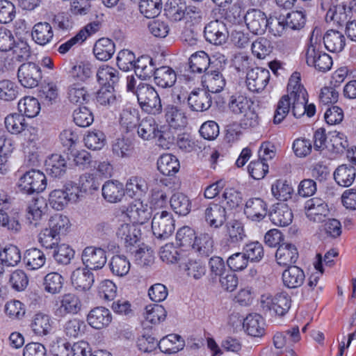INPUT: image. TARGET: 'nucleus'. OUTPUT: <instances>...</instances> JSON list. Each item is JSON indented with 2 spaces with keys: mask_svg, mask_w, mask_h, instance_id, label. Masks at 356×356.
Instances as JSON below:
<instances>
[{
  "mask_svg": "<svg viewBox=\"0 0 356 356\" xmlns=\"http://www.w3.org/2000/svg\"><path fill=\"white\" fill-rule=\"evenodd\" d=\"M245 22L251 33L262 35L268 26V17L261 10L252 8L245 13Z\"/></svg>",
  "mask_w": 356,
  "mask_h": 356,
  "instance_id": "9d476101",
  "label": "nucleus"
},
{
  "mask_svg": "<svg viewBox=\"0 0 356 356\" xmlns=\"http://www.w3.org/2000/svg\"><path fill=\"white\" fill-rule=\"evenodd\" d=\"M273 48L271 40L266 37L257 38L251 44L252 54L259 59H264L270 55Z\"/></svg>",
  "mask_w": 356,
  "mask_h": 356,
  "instance_id": "37998d69",
  "label": "nucleus"
},
{
  "mask_svg": "<svg viewBox=\"0 0 356 356\" xmlns=\"http://www.w3.org/2000/svg\"><path fill=\"white\" fill-rule=\"evenodd\" d=\"M167 312L160 305H149L145 307V318L153 324L159 323L165 320Z\"/></svg>",
  "mask_w": 356,
  "mask_h": 356,
  "instance_id": "774afa93",
  "label": "nucleus"
},
{
  "mask_svg": "<svg viewBox=\"0 0 356 356\" xmlns=\"http://www.w3.org/2000/svg\"><path fill=\"white\" fill-rule=\"evenodd\" d=\"M47 187V178L44 174L38 170L32 169L24 173L19 179L18 188L26 194L39 193Z\"/></svg>",
  "mask_w": 356,
  "mask_h": 356,
  "instance_id": "20e7f679",
  "label": "nucleus"
},
{
  "mask_svg": "<svg viewBox=\"0 0 356 356\" xmlns=\"http://www.w3.org/2000/svg\"><path fill=\"white\" fill-rule=\"evenodd\" d=\"M282 278L286 287L296 289L304 283L305 275L302 268L297 266H290L282 272Z\"/></svg>",
  "mask_w": 356,
  "mask_h": 356,
  "instance_id": "5701e85b",
  "label": "nucleus"
},
{
  "mask_svg": "<svg viewBox=\"0 0 356 356\" xmlns=\"http://www.w3.org/2000/svg\"><path fill=\"white\" fill-rule=\"evenodd\" d=\"M186 6L184 0H168L165 4L164 12L170 20L178 22L185 17Z\"/></svg>",
  "mask_w": 356,
  "mask_h": 356,
  "instance_id": "f704fd0d",
  "label": "nucleus"
},
{
  "mask_svg": "<svg viewBox=\"0 0 356 356\" xmlns=\"http://www.w3.org/2000/svg\"><path fill=\"white\" fill-rule=\"evenodd\" d=\"M202 219L211 228L218 229L228 218V212L223 202L216 200L203 203L199 208Z\"/></svg>",
  "mask_w": 356,
  "mask_h": 356,
  "instance_id": "7ed1b4c3",
  "label": "nucleus"
},
{
  "mask_svg": "<svg viewBox=\"0 0 356 356\" xmlns=\"http://www.w3.org/2000/svg\"><path fill=\"white\" fill-rule=\"evenodd\" d=\"M48 225V229L54 234V236L59 237L65 235L70 227L68 218L61 214H55L51 216Z\"/></svg>",
  "mask_w": 356,
  "mask_h": 356,
  "instance_id": "49530a36",
  "label": "nucleus"
},
{
  "mask_svg": "<svg viewBox=\"0 0 356 356\" xmlns=\"http://www.w3.org/2000/svg\"><path fill=\"white\" fill-rule=\"evenodd\" d=\"M211 60L209 55L204 51H197L192 54L188 60V67L191 72L202 73L207 72L211 65H215L218 58Z\"/></svg>",
  "mask_w": 356,
  "mask_h": 356,
  "instance_id": "a211bd4d",
  "label": "nucleus"
},
{
  "mask_svg": "<svg viewBox=\"0 0 356 356\" xmlns=\"http://www.w3.org/2000/svg\"><path fill=\"white\" fill-rule=\"evenodd\" d=\"M206 40L215 45L225 43L228 34L224 24L218 20L209 22L204 29Z\"/></svg>",
  "mask_w": 356,
  "mask_h": 356,
  "instance_id": "4468645a",
  "label": "nucleus"
},
{
  "mask_svg": "<svg viewBox=\"0 0 356 356\" xmlns=\"http://www.w3.org/2000/svg\"><path fill=\"white\" fill-rule=\"evenodd\" d=\"M270 72L265 68L250 69L246 74V85L249 90L260 92L264 90L270 80Z\"/></svg>",
  "mask_w": 356,
  "mask_h": 356,
  "instance_id": "1a4fd4ad",
  "label": "nucleus"
},
{
  "mask_svg": "<svg viewBox=\"0 0 356 356\" xmlns=\"http://www.w3.org/2000/svg\"><path fill=\"white\" fill-rule=\"evenodd\" d=\"M42 71L37 63L28 62L21 64L17 70V79L24 88H33L42 79Z\"/></svg>",
  "mask_w": 356,
  "mask_h": 356,
  "instance_id": "0eeeda50",
  "label": "nucleus"
},
{
  "mask_svg": "<svg viewBox=\"0 0 356 356\" xmlns=\"http://www.w3.org/2000/svg\"><path fill=\"white\" fill-rule=\"evenodd\" d=\"M110 310L104 307H96L87 315V322L90 326L96 330L107 327L112 321Z\"/></svg>",
  "mask_w": 356,
  "mask_h": 356,
  "instance_id": "2eb2a0df",
  "label": "nucleus"
},
{
  "mask_svg": "<svg viewBox=\"0 0 356 356\" xmlns=\"http://www.w3.org/2000/svg\"><path fill=\"white\" fill-rule=\"evenodd\" d=\"M156 68L152 57L148 55H143L138 58L133 70L140 79L145 80L151 78Z\"/></svg>",
  "mask_w": 356,
  "mask_h": 356,
  "instance_id": "c756f323",
  "label": "nucleus"
},
{
  "mask_svg": "<svg viewBox=\"0 0 356 356\" xmlns=\"http://www.w3.org/2000/svg\"><path fill=\"white\" fill-rule=\"evenodd\" d=\"M323 43L329 51L339 53L346 46V38L340 31L330 29L323 35Z\"/></svg>",
  "mask_w": 356,
  "mask_h": 356,
  "instance_id": "c85d7f7f",
  "label": "nucleus"
},
{
  "mask_svg": "<svg viewBox=\"0 0 356 356\" xmlns=\"http://www.w3.org/2000/svg\"><path fill=\"white\" fill-rule=\"evenodd\" d=\"M293 192V188L286 180L277 179L271 186L272 195L280 201L291 199Z\"/></svg>",
  "mask_w": 356,
  "mask_h": 356,
  "instance_id": "c03bdc74",
  "label": "nucleus"
},
{
  "mask_svg": "<svg viewBox=\"0 0 356 356\" xmlns=\"http://www.w3.org/2000/svg\"><path fill=\"white\" fill-rule=\"evenodd\" d=\"M45 167L49 175L60 178L66 172L67 161L61 154H53L46 159Z\"/></svg>",
  "mask_w": 356,
  "mask_h": 356,
  "instance_id": "bb28decb",
  "label": "nucleus"
},
{
  "mask_svg": "<svg viewBox=\"0 0 356 356\" xmlns=\"http://www.w3.org/2000/svg\"><path fill=\"white\" fill-rule=\"evenodd\" d=\"M136 97L141 109L145 113L156 115L162 112L160 97L152 85L140 82L137 85Z\"/></svg>",
  "mask_w": 356,
  "mask_h": 356,
  "instance_id": "f257e3e1",
  "label": "nucleus"
},
{
  "mask_svg": "<svg viewBox=\"0 0 356 356\" xmlns=\"http://www.w3.org/2000/svg\"><path fill=\"white\" fill-rule=\"evenodd\" d=\"M102 196L108 202H120L124 196L123 184L117 180L106 181L102 187Z\"/></svg>",
  "mask_w": 356,
  "mask_h": 356,
  "instance_id": "393cba45",
  "label": "nucleus"
},
{
  "mask_svg": "<svg viewBox=\"0 0 356 356\" xmlns=\"http://www.w3.org/2000/svg\"><path fill=\"white\" fill-rule=\"evenodd\" d=\"M284 15L270 16L268 18V26L269 32L275 37L282 36L285 30L288 29L286 24Z\"/></svg>",
  "mask_w": 356,
  "mask_h": 356,
  "instance_id": "338daca9",
  "label": "nucleus"
},
{
  "mask_svg": "<svg viewBox=\"0 0 356 356\" xmlns=\"http://www.w3.org/2000/svg\"><path fill=\"white\" fill-rule=\"evenodd\" d=\"M94 282V274L88 268H78L72 273L71 282L76 289L89 290Z\"/></svg>",
  "mask_w": 356,
  "mask_h": 356,
  "instance_id": "aec40b11",
  "label": "nucleus"
},
{
  "mask_svg": "<svg viewBox=\"0 0 356 356\" xmlns=\"http://www.w3.org/2000/svg\"><path fill=\"white\" fill-rule=\"evenodd\" d=\"M263 296L261 298H264ZM261 303L266 304L269 309H273L278 316H284L289 310L291 305V296L285 291L276 293L273 297H267L262 299Z\"/></svg>",
  "mask_w": 356,
  "mask_h": 356,
  "instance_id": "f8f14e48",
  "label": "nucleus"
},
{
  "mask_svg": "<svg viewBox=\"0 0 356 356\" xmlns=\"http://www.w3.org/2000/svg\"><path fill=\"white\" fill-rule=\"evenodd\" d=\"M227 107L233 114L240 115L250 108L251 102L245 95L236 92L229 97Z\"/></svg>",
  "mask_w": 356,
  "mask_h": 356,
  "instance_id": "79ce46f5",
  "label": "nucleus"
},
{
  "mask_svg": "<svg viewBox=\"0 0 356 356\" xmlns=\"http://www.w3.org/2000/svg\"><path fill=\"white\" fill-rule=\"evenodd\" d=\"M93 53L98 60H108L115 53L114 42L108 38H101L95 42Z\"/></svg>",
  "mask_w": 356,
  "mask_h": 356,
  "instance_id": "ea45409f",
  "label": "nucleus"
},
{
  "mask_svg": "<svg viewBox=\"0 0 356 356\" xmlns=\"http://www.w3.org/2000/svg\"><path fill=\"white\" fill-rule=\"evenodd\" d=\"M74 253L69 245L63 243L53 249L52 257L58 264L66 266L70 264Z\"/></svg>",
  "mask_w": 356,
  "mask_h": 356,
  "instance_id": "09e8293b",
  "label": "nucleus"
},
{
  "mask_svg": "<svg viewBox=\"0 0 356 356\" xmlns=\"http://www.w3.org/2000/svg\"><path fill=\"white\" fill-rule=\"evenodd\" d=\"M264 322L262 316L258 314H250L243 321V327L248 334L252 337H261L264 332Z\"/></svg>",
  "mask_w": 356,
  "mask_h": 356,
  "instance_id": "7c9ffc66",
  "label": "nucleus"
},
{
  "mask_svg": "<svg viewBox=\"0 0 356 356\" xmlns=\"http://www.w3.org/2000/svg\"><path fill=\"white\" fill-rule=\"evenodd\" d=\"M8 283L15 291H23L29 284V278L24 270L17 269L10 274Z\"/></svg>",
  "mask_w": 356,
  "mask_h": 356,
  "instance_id": "052dcab7",
  "label": "nucleus"
},
{
  "mask_svg": "<svg viewBox=\"0 0 356 356\" xmlns=\"http://www.w3.org/2000/svg\"><path fill=\"white\" fill-rule=\"evenodd\" d=\"M312 32L309 42L305 52L306 63L309 66L314 67L319 72H327L332 66V59L325 52L321 50V45L317 37H314Z\"/></svg>",
  "mask_w": 356,
  "mask_h": 356,
  "instance_id": "f03ea898",
  "label": "nucleus"
},
{
  "mask_svg": "<svg viewBox=\"0 0 356 356\" xmlns=\"http://www.w3.org/2000/svg\"><path fill=\"white\" fill-rule=\"evenodd\" d=\"M307 217L314 222H323L329 213L327 204L321 198L308 200L305 204Z\"/></svg>",
  "mask_w": 356,
  "mask_h": 356,
  "instance_id": "dca6fc26",
  "label": "nucleus"
},
{
  "mask_svg": "<svg viewBox=\"0 0 356 356\" xmlns=\"http://www.w3.org/2000/svg\"><path fill=\"white\" fill-rule=\"evenodd\" d=\"M153 234L159 239H166L175 229V220L171 212L161 211L156 212L152 220Z\"/></svg>",
  "mask_w": 356,
  "mask_h": 356,
  "instance_id": "39448f33",
  "label": "nucleus"
},
{
  "mask_svg": "<svg viewBox=\"0 0 356 356\" xmlns=\"http://www.w3.org/2000/svg\"><path fill=\"white\" fill-rule=\"evenodd\" d=\"M219 60L215 65H211V67L207 72V87L212 93H217L222 91L225 85L226 80L222 75V71L225 70L226 59L224 56L218 57Z\"/></svg>",
  "mask_w": 356,
  "mask_h": 356,
  "instance_id": "6e6552de",
  "label": "nucleus"
},
{
  "mask_svg": "<svg viewBox=\"0 0 356 356\" xmlns=\"http://www.w3.org/2000/svg\"><path fill=\"white\" fill-rule=\"evenodd\" d=\"M64 278L58 273H48L44 278L43 286L46 292L56 294L60 292Z\"/></svg>",
  "mask_w": 356,
  "mask_h": 356,
  "instance_id": "603ef678",
  "label": "nucleus"
},
{
  "mask_svg": "<svg viewBox=\"0 0 356 356\" xmlns=\"http://www.w3.org/2000/svg\"><path fill=\"white\" fill-rule=\"evenodd\" d=\"M165 117L169 125L174 129L184 127L187 123L184 112L175 105H167L164 108Z\"/></svg>",
  "mask_w": 356,
  "mask_h": 356,
  "instance_id": "e433bc0d",
  "label": "nucleus"
},
{
  "mask_svg": "<svg viewBox=\"0 0 356 356\" xmlns=\"http://www.w3.org/2000/svg\"><path fill=\"white\" fill-rule=\"evenodd\" d=\"M348 15L346 13V5L334 6L329 8L326 13V20L333 21L339 26L347 24Z\"/></svg>",
  "mask_w": 356,
  "mask_h": 356,
  "instance_id": "4d7b16f0",
  "label": "nucleus"
},
{
  "mask_svg": "<svg viewBox=\"0 0 356 356\" xmlns=\"http://www.w3.org/2000/svg\"><path fill=\"white\" fill-rule=\"evenodd\" d=\"M275 257L280 266H290L295 264L298 258V252L296 247L287 243H282L278 247Z\"/></svg>",
  "mask_w": 356,
  "mask_h": 356,
  "instance_id": "4be33fe9",
  "label": "nucleus"
},
{
  "mask_svg": "<svg viewBox=\"0 0 356 356\" xmlns=\"http://www.w3.org/2000/svg\"><path fill=\"white\" fill-rule=\"evenodd\" d=\"M118 237L124 243L127 251L135 253L136 256L142 258L144 249L136 248L135 245L139 241L141 233L138 227L134 224H122L117 232Z\"/></svg>",
  "mask_w": 356,
  "mask_h": 356,
  "instance_id": "423d86ee",
  "label": "nucleus"
},
{
  "mask_svg": "<svg viewBox=\"0 0 356 356\" xmlns=\"http://www.w3.org/2000/svg\"><path fill=\"white\" fill-rule=\"evenodd\" d=\"M159 346V340L152 333L145 332L137 340L138 349L144 353H151L155 350Z\"/></svg>",
  "mask_w": 356,
  "mask_h": 356,
  "instance_id": "69168bd1",
  "label": "nucleus"
},
{
  "mask_svg": "<svg viewBox=\"0 0 356 356\" xmlns=\"http://www.w3.org/2000/svg\"><path fill=\"white\" fill-rule=\"evenodd\" d=\"M81 259L86 268L100 269L106 263V251L100 248L86 247L83 251Z\"/></svg>",
  "mask_w": 356,
  "mask_h": 356,
  "instance_id": "9b49d317",
  "label": "nucleus"
},
{
  "mask_svg": "<svg viewBox=\"0 0 356 356\" xmlns=\"http://www.w3.org/2000/svg\"><path fill=\"white\" fill-rule=\"evenodd\" d=\"M191 248L201 257H207L213 253V240L207 233L196 236Z\"/></svg>",
  "mask_w": 356,
  "mask_h": 356,
  "instance_id": "c9c22d12",
  "label": "nucleus"
},
{
  "mask_svg": "<svg viewBox=\"0 0 356 356\" xmlns=\"http://www.w3.org/2000/svg\"><path fill=\"white\" fill-rule=\"evenodd\" d=\"M31 327L36 335L45 336L52 330V321L49 315L40 312L33 317Z\"/></svg>",
  "mask_w": 356,
  "mask_h": 356,
  "instance_id": "473e14b6",
  "label": "nucleus"
},
{
  "mask_svg": "<svg viewBox=\"0 0 356 356\" xmlns=\"http://www.w3.org/2000/svg\"><path fill=\"white\" fill-rule=\"evenodd\" d=\"M356 171L351 165H339L334 172V178L336 182L341 186H350L355 179Z\"/></svg>",
  "mask_w": 356,
  "mask_h": 356,
  "instance_id": "4c0bfd02",
  "label": "nucleus"
},
{
  "mask_svg": "<svg viewBox=\"0 0 356 356\" xmlns=\"http://www.w3.org/2000/svg\"><path fill=\"white\" fill-rule=\"evenodd\" d=\"M97 81L102 86L114 88L115 84L119 81L120 73L115 68L102 65L97 71Z\"/></svg>",
  "mask_w": 356,
  "mask_h": 356,
  "instance_id": "2f4dec72",
  "label": "nucleus"
},
{
  "mask_svg": "<svg viewBox=\"0 0 356 356\" xmlns=\"http://www.w3.org/2000/svg\"><path fill=\"white\" fill-rule=\"evenodd\" d=\"M195 238L194 229L188 226L179 229L176 234L177 245L185 249L191 248Z\"/></svg>",
  "mask_w": 356,
  "mask_h": 356,
  "instance_id": "5fc2aeb1",
  "label": "nucleus"
},
{
  "mask_svg": "<svg viewBox=\"0 0 356 356\" xmlns=\"http://www.w3.org/2000/svg\"><path fill=\"white\" fill-rule=\"evenodd\" d=\"M270 221L277 226L286 227L293 220V215L291 209L286 204L277 203L272 206L268 213Z\"/></svg>",
  "mask_w": 356,
  "mask_h": 356,
  "instance_id": "f3484780",
  "label": "nucleus"
},
{
  "mask_svg": "<svg viewBox=\"0 0 356 356\" xmlns=\"http://www.w3.org/2000/svg\"><path fill=\"white\" fill-rule=\"evenodd\" d=\"M85 145L93 150L101 149L106 143V136L104 134L99 130L90 131L84 137Z\"/></svg>",
  "mask_w": 356,
  "mask_h": 356,
  "instance_id": "0e129e2a",
  "label": "nucleus"
},
{
  "mask_svg": "<svg viewBox=\"0 0 356 356\" xmlns=\"http://www.w3.org/2000/svg\"><path fill=\"white\" fill-rule=\"evenodd\" d=\"M226 242L228 245H236L246 238L244 227L241 222L238 220H232L227 222Z\"/></svg>",
  "mask_w": 356,
  "mask_h": 356,
  "instance_id": "cd10ccee",
  "label": "nucleus"
},
{
  "mask_svg": "<svg viewBox=\"0 0 356 356\" xmlns=\"http://www.w3.org/2000/svg\"><path fill=\"white\" fill-rule=\"evenodd\" d=\"M156 120L152 117H147L142 120L138 127V134L143 140L156 138L159 129Z\"/></svg>",
  "mask_w": 356,
  "mask_h": 356,
  "instance_id": "a18cd8bd",
  "label": "nucleus"
},
{
  "mask_svg": "<svg viewBox=\"0 0 356 356\" xmlns=\"http://www.w3.org/2000/svg\"><path fill=\"white\" fill-rule=\"evenodd\" d=\"M5 127L8 131L13 134H19L23 130L27 123L24 116L21 113H12L5 118Z\"/></svg>",
  "mask_w": 356,
  "mask_h": 356,
  "instance_id": "3c124183",
  "label": "nucleus"
},
{
  "mask_svg": "<svg viewBox=\"0 0 356 356\" xmlns=\"http://www.w3.org/2000/svg\"><path fill=\"white\" fill-rule=\"evenodd\" d=\"M179 162L177 158L170 154L161 155L157 161V168L165 176H173L179 171Z\"/></svg>",
  "mask_w": 356,
  "mask_h": 356,
  "instance_id": "72a5a7b5",
  "label": "nucleus"
},
{
  "mask_svg": "<svg viewBox=\"0 0 356 356\" xmlns=\"http://www.w3.org/2000/svg\"><path fill=\"white\" fill-rule=\"evenodd\" d=\"M152 76L154 83L163 89L172 87L177 81L175 71L166 65L157 67Z\"/></svg>",
  "mask_w": 356,
  "mask_h": 356,
  "instance_id": "b1692460",
  "label": "nucleus"
},
{
  "mask_svg": "<svg viewBox=\"0 0 356 356\" xmlns=\"http://www.w3.org/2000/svg\"><path fill=\"white\" fill-rule=\"evenodd\" d=\"M109 266L113 275L123 277L129 273L130 263L126 257L123 255H115L112 257Z\"/></svg>",
  "mask_w": 356,
  "mask_h": 356,
  "instance_id": "6e6d98bb",
  "label": "nucleus"
},
{
  "mask_svg": "<svg viewBox=\"0 0 356 356\" xmlns=\"http://www.w3.org/2000/svg\"><path fill=\"white\" fill-rule=\"evenodd\" d=\"M188 104L193 111L204 112L209 109L212 104L210 91L204 89L193 90L188 95Z\"/></svg>",
  "mask_w": 356,
  "mask_h": 356,
  "instance_id": "ddd939ff",
  "label": "nucleus"
},
{
  "mask_svg": "<svg viewBox=\"0 0 356 356\" xmlns=\"http://www.w3.org/2000/svg\"><path fill=\"white\" fill-rule=\"evenodd\" d=\"M32 40L38 45L44 46L54 38L52 26L47 22H40L34 24L31 30Z\"/></svg>",
  "mask_w": 356,
  "mask_h": 356,
  "instance_id": "412c9836",
  "label": "nucleus"
},
{
  "mask_svg": "<svg viewBox=\"0 0 356 356\" xmlns=\"http://www.w3.org/2000/svg\"><path fill=\"white\" fill-rule=\"evenodd\" d=\"M244 212L248 218L260 222L268 213V204L261 198H251L246 202Z\"/></svg>",
  "mask_w": 356,
  "mask_h": 356,
  "instance_id": "6ab92c4d",
  "label": "nucleus"
},
{
  "mask_svg": "<svg viewBox=\"0 0 356 356\" xmlns=\"http://www.w3.org/2000/svg\"><path fill=\"white\" fill-rule=\"evenodd\" d=\"M81 309V302L78 296L69 293L61 297L60 306L56 310V315L76 314Z\"/></svg>",
  "mask_w": 356,
  "mask_h": 356,
  "instance_id": "a878e982",
  "label": "nucleus"
},
{
  "mask_svg": "<svg viewBox=\"0 0 356 356\" xmlns=\"http://www.w3.org/2000/svg\"><path fill=\"white\" fill-rule=\"evenodd\" d=\"M18 110L24 116L34 118L40 112V103L36 98L26 97L19 102Z\"/></svg>",
  "mask_w": 356,
  "mask_h": 356,
  "instance_id": "8fccbe9b",
  "label": "nucleus"
},
{
  "mask_svg": "<svg viewBox=\"0 0 356 356\" xmlns=\"http://www.w3.org/2000/svg\"><path fill=\"white\" fill-rule=\"evenodd\" d=\"M292 97L289 95H283L277 102L274 114L273 122L280 124L286 118L291 108Z\"/></svg>",
  "mask_w": 356,
  "mask_h": 356,
  "instance_id": "13d9d810",
  "label": "nucleus"
},
{
  "mask_svg": "<svg viewBox=\"0 0 356 356\" xmlns=\"http://www.w3.org/2000/svg\"><path fill=\"white\" fill-rule=\"evenodd\" d=\"M70 73L76 80L85 81L92 75V66L88 61H81L74 65Z\"/></svg>",
  "mask_w": 356,
  "mask_h": 356,
  "instance_id": "bf43d9fd",
  "label": "nucleus"
},
{
  "mask_svg": "<svg viewBox=\"0 0 356 356\" xmlns=\"http://www.w3.org/2000/svg\"><path fill=\"white\" fill-rule=\"evenodd\" d=\"M134 149V145L129 138H116L112 144V152L118 157H127L130 156Z\"/></svg>",
  "mask_w": 356,
  "mask_h": 356,
  "instance_id": "680f3d73",
  "label": "nucleus"
},
{
  "mask_svg": "<svg viewBox=\"0 0 356 356\" xmlns=\"http://www.w3.org/2000/svg\"><path fill=\"white\" fill-rule=\"evenodd\" d=\"M140 13L147 18L157 17L162 9L161 0H140L139 3Z\"/></svg>",
  "mask_w": 356,
  "mask_h": 356,
  "instance_id": "864d4df0",
  "label": "nucleus"
},
{
  "mask_svg": "<svg viewBox=\"0 0 356 356\" xmlns=\"http://www.w3.org/2000/svg\"><path fill=\"white\" fill-rule=\"evenodd\" d=\"M24 261L28 270H38L44 265L46 257L42 250L31 248L25 252Z\"/></svg>",
  "mask_w": 356,
  "mask_h": 356,
  "instance_id": "a19ab883",
  "label": "nucleus"
},
{
  "mask_svg": "<svg viewBox=\"0 0 356 356\" xmlns=\"http://www.w3.org/2000/svg\"><path fill=\"white\" fill-rule=\"evenodd\" d=\"M148 186L146 180L140 176H132L126 183L125 191L131 197H140L146 193Z\"/></svg>",
  "mask_w": 356,
  "mask_h": 356,
  "instance_id": "58836bf2",
  "label": "nucleus"
},
{
  "mask_svg": "<svg viewBox=\"0 0 356 356\" xmlns=\"http://www.w3.org/2000/svg\"><path fill=\"white\" fill-rule=\"evenodd\" d=\"M243 252L248 260L252 262L260 261L264 255L263 245L258 241L247 243L243 248Z\"/></svg>",
  "mask_w": 356,
  "mask_h": 356,
  "instance_id": "e2e57ef3",
  "label": "nucleus"
},
{
  "mask_svg": "<svg viewBox=\"0 0 356 356\" xmlns=\"http://www.w3.org/2000/svg\"><path fill=\"white\" fill-rule=\"evenodd\" d=\"M170 206L174 211L179 216H186L191 210V202L184 194L177 193L170 198Z\"/></svg>",
  "mask_w": 356,
  "mask_h": 356,
  "instance_id": "de8ad7c7",
  "label": "nucleus"
}]
</instances>
